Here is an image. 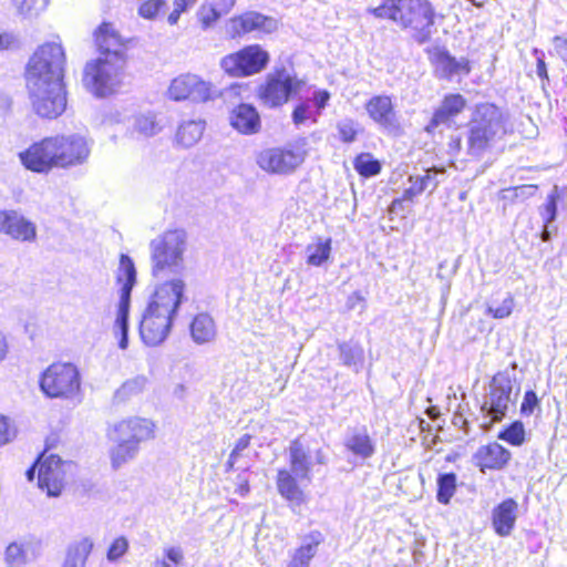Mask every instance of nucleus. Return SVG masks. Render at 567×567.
<instances>
[{
    "mask_svg": "<svg viewBox=\"0 0 567 567\" xmlns=\"http://www.w3.org/2000/svg\"><path fill=\"white\" fill-rule=\"evenodd\" d=\"M65 53L58 42L40 45L25 68V83L34 112L43 118H56L66 107L63 87Z\"/></svg>",
    "mask_w": 567,
    "mask_h": 567,
    "instance_id": "1",
    "label": "nucleus"
},
{
    "mask_svg": "<svg viewBox=\"0 0 567 567\" xmlns=\"http://www.w3.org/2000/svg\"><path fill=\"white\" fill-rule=\"evenodd\" d=\"M188 301L184 279L175 277L158 284L142 313L138 332L147 347L161 346L171 334L181 308Z\"/></svg>",
    "mask_w": 567,
    "mask_h": 567,
    "instance_id": "2",
    "label": "nucleus"
},
{
    "mask_svg": "<svg viewBox=\"0 0 567 567\" xmlns=\"http://www.w3.org/2000/svg\"><path fill=\"white\" fill-rule=\"evenodd\" d=\"M368 12L409 30L419 44L431 39L435 11L427 0H384L379 7L369 8Z\"/></svg>",
    "mask_w": 567,
    "mask_h": 567,
    "instance_id": "3",
    "label": "nucleus"
},
{
    "mask_svg": "<svg viewBox=\"0 0 567 567\" xmlns=\"http://www.w3.org/2000/svg\"><path fill=\"white\" fill-rule=\"evenodd\" d=\"M506 134V116L492 103L476 106L467 125V154L481 158Z\"/></svg>",
    "mask_w": 567,
    "mask_h": 567,
    "instance_id": "4",
    "label": "nucleus"
},
{
    "mask_svg": "<svg viewBox=\"0 0 567 567\" xmlns=\"http://www.w3.org/2000/svg\"><path fill=\"white\" fill-rule=\"evenodd\" d=\"M187 234L184 229H168L150 243L153 276L179 272L184 269Z\"/></svg>",
    "mask_w": 567,
    "mask_h": 567,
    "instance_id": "5",
    "label": "nucleus"
},
{
    "mask_svg": "<svg viewBox=\"0 0 567 567\" xmlns=\"http://www.w3.org/2000/svg\"><path fill=\"white\" fill-rule=\"evenodd\" d=\"M116 445L111 452L113 467L117 468L134 458L140 444L154 436V424L142 417L123 420L114 427Z\"/></svg>",
    "mask_w": 567,
    "mask_h": 567,
    "instance_id": "6",
    "label": "nucleus"
},
{
    "mask_svg": "<svg viewBox=\"0 0 567 567\" xmlns=\"http://www.w3.org/2000/svg\"><path fill=\"white\" fill-rule=\"evenodd\" d=\"M125 59L99 56L84 68L83 84L96 96H107L122 85Z\"/></svg>",
    "mask_w": 567,
    "mask_h": 567,
    "instance_id": "7",
    "label": "nucleus"
},
{
    "mask_svg": "<svg viewBox=\"0 0 567 567\" xmlns=\"http://www.w3.org/2000/svg\"><path fill=\"white\" fill-rule=\"evenodd\" d=\"M39 383L48 398L72 400L80 393L81 375L73 363L56 362L42 372Z\"/></svg>",
    "mask_w": 567,
    "mask_h": 567,
    "instance_id": "8",
    "label": "nucleus"
},
{
    "mask_svg": "<svg viewBox=\"0 0 567 567\" xmlns=\"http://www.w3.org/2000/svg\"><path fill=\"white\" fill-rule=\"evenodd\" d=\"M303 82L292 76L285 69L268 74L265 83L259 86L258 96L264 105L279 107L288 102L292 94L298 93Z\"/></svg>",
    "mask_w": 567,
    "mask_h": 567,
    "instance_id": "9",
    "label": "nucleus"
},
{
    "mask_svg": "<svg viewBox=\"0 0 567 567\" xmlns=\"http://www.w3.org/2000/svg\"><path fill=\"white\" fill-rule=\"evenodd\" d=\"M269 62V54L259 44L247 45L236 53L224 56L221 69L233 76H249L262 71Z\"/></svg>",
    "mask_w": 567,
    "mask_h": 567,
    "instance_id": "10",
    "label": "nucleus"
},
{
    "mask_svg": "<svg viewBox=\"0 0 567 567\" xmlns=\"http://www.w3.org/2000/svg\"><path fill=\"white\" fill-rule=\"evenodd\" d=\"M306 158L302 146L272 147L261 151L257 156L258 166L270 174L292 173Z\"/></svg>",
    "mask_w": 567,
    "mask_h": 567,
    "instance_id": "11",
    "label": "nucleus"
},
{
    "mask_svg": "<svg viewBox=\"0 0 567 567\" xmlns=\"http://www.w3.org/2000/svg\"><path fill=\"white\" fill-rule=\"evenodd\" d=\"M513 380L506 372L496 373L491 383L489 392L482 404V410L492 417L493 422H499L506 415L512 398Z\"/></svg>",
    "mask_w": 567,
    "mask_h": 567,
    "instance_id": "12",
    "label": "nucleus"
},
{
    "mask_svg": "<svg viewBox=\"0 0 567 567\" xmlns=\"http://www.w3.org/2000/svg\"><path fill=\"white\" fill-rule=\"evenodd\" d=\"M58 168H69L85 163L91 153L89 140L79 133L53 136Z\"/></svg>",
    "mask_w": 567,
    "mask_h": 567,
    "instance_id": "13",
    "label": "nucleus"
},
{
    "mask_svg": "<svg viewBox=\"0 0 567 567\" xmlns=\"http://www.w3.org/2000/svg\"><path fill=\"white\" fill-rule=\"evenodd\" d=\"M167 96L177 102L189 100L204 103L213 99V85L196 74H181L172 80Z\"/></svg>",
    "mask_w": 567,
    "mask_h": 567,
    "instance_id": "14",
    "label": "nucleus"
},
{
    "mask_svg": "<svg viewBox=\"0 0 567 567\" xmlns=\"http://www.w3.org/2000/svg\"><path fill=\"white\" fill-rule=\"evenodd\" d=\"M0 234L19 243L32 244L38 239V227L20 209H0Z\"/></svg>",
    "mask_w": 567,
    "mask_h": 567,
    "instance_id": "15",
    "label": "nucleus"
},
{
    "mask_svg": "<svg viewBox=\"0 0 567 567\" xmlns=\"http://www.w3.org/2000/svg\"><path fill=\"white\" fill-rule=\"evenodd\" d=\"M278 29V21L259 12L248 11L230 18L226 24V32L231 39L241 38L248 33H257L258 37L269 34Z\"/></svg>",
    "mask_w": 567,
    "mask_h": 567,
    "instance_id": "16",
    "label": "nucleus"
},
{
    "mask_svg": "<svg viewBox=\"0 0 567 567\" xmlns=\"http://www.w3.org/2000/svg\"><path fill=\"white\" fill-rule=\"evenodd\" d=\"M19 158L27 169L34 173H49L53 168H58L53 136L34 142L19 153Z\"/></svg>",
    "mask_w": 567,
    "mask_h": 567,
    "instance_id": "17",
    "label": "nucleus"
},
{
    "mask_svg": "<svg viewBox=\"0 0 567 567\" xmlns=\"http://www.w3.org/2000/svg\"><path fill=\"white\" fill-rule=\"evenodd\" d=\"M39 487L45 489L47 494L56 497L61 494L64 487L65 466L71 467V464L62 462L58 455H42L39 461Z\"/></svg>",
    "mask_w": 567,
    "mask_h": 567,
    "instance_id": "18",
    "label": "nucleus"
},
{
    "mask_svg": "<svg viewBox=\"0 0 567 567\" xmlns=\"http://www.w3.org/2000/svg\"><path fill=\"white\" fill-rule=\"evenodd\" d=\"M326 455L320 450L310 451L303 447L299 440H293L289 446L290 473L299 480H311L310 472L316 464H326Z\"/></svg>",
    "mask_w": 567,
    "mask_h": 567,
    "instance_id": "19",
    "label": "nucleus"
},
{
    "mask_svg": "<svg viewBox=\"0 0 567 567\" xmlns=\"http://www.w3.org/2000/svg\"><path fill=\"white\" fill-rule=\"evenodd\" d=\"M364 109L369 117L382 130L389 133L400 131V123L391 96L374 95L367 101Z\"/></svg>",
    "mask_w": 567,
    "mask_h": 567,
    "instance_id": "20",
    "label": "nucleus"
},
{
    "mask_svg": "<svg viewBox=\"0 0 567 567\" xmlns=\"http://www.w3.org/2000/svg\"><path fill=\"white\" fill-rule=\"evenodd\" d=\"M518 515V503L514 498H506L492 511V526L501 537L512 534Z\"/></svg>",
    "mask_w": 567,
    "mask_h": 567,
    "instance_id": "21",
    "label": "nucleus"
},
{
    "mask_svg": "<svg viewBox=\"0 0 567 567\" xmlns=\"http://www.w3.org/2000/svg\"><path fill=\"white\" fill-rule=\"evenodd\" d=\"M95 41L101 56L125 59V47L110 23H103L95 32Z\"/></svg>",
    "mask_w": 567,
    "mask_h": 567,
    "instance_id": "22",
    "label": "nucleus"
},
{
    "mask_svg": "<svg viewBox=\"0 0 567 567\" xmlns=\"http://www.w3.org/2000/svg\"><path fill=\"white\" fill-rule=\"evenodd\" d=\"M324 540L319 530H311L301 537L300 546L291 555L287 567H309L311 559L316 556L319 545Z\"/></svg>",
    "mask_w": 567,
    "mask_h": 567,
    "instance_id": "23",
    "label": "nucleus"
},
{
    "mask_svg": "<svg viewBox=\"0 0 567 567\" xmlns=\"http://www.w3.org/2000/svg\"><path fill=\"white\" fill-rule=\"evenodd\" d=\"M435 73L441 79H451L454 75L468 74L471 72L468 60H457L446 50H439L434 54Z\"/></svg>",
    "mask_w": 567,
    "mask_h": 567,
    "instance_id": "24",
    "label": "nucleus"
},
{
    "mask_svg": "<svg viewBox=\"0 0 567 567\" xmlns=\"http://www.w3.org/2000/svg\"><path fill=\"white\" fill-rule=\"evenodd\" d=\"M116 281L120 286L118 303H131L132 289L136 284V268L128 255L122 254L120 256Z\"/></svg>",
    "mask_w": 567,
    "mask_h": 567,
    "instance_id": "25",
    "label": "nucleus"
},
{
    "mask_svg": "<svg viewBox=\"0 0 567 567\" xmlns=\"http://www.w3.org/2000/svg\"><path fill=\"white\" fill-rule=\"evenodd\" d=\"M231 126L243 134H255L260 128V117L250 104H240L230 114Z\"/></svg>",
    "mask_w": 567,
    "mask_h": 567,
    "instance_id": "26",
    "label": "nucleus"
},
{
    "mask_svg": "<svg viewBox=\"0 0 567 567\" xmlns=\"http://www.w3.org/2000/svg\"><path fill=\"white\" fill-rule=\"evenodd\" d=\"M297 478L289 470L281 468L277 475V488L279 494L286 498L291 508L295 511L297 506L306 502L303 491L299 487Z\"/></svg>",
    "mask_w": 567,
    "mask_h": 567,
    "instance_id": "27",
    "label": "nucleus"
},
{
    "mask_svg": "<svg viewBox=\"0 0 567 567\" xmlns=\"http://www.w3.org/2000/svg\"><path fill=\"white\" fill-rule=\"evenodd\" d=\"M189 331L192 340L198 346L214 342L217 336L215 320L206 312H200L193 318Z\"/></svg>",
    "mask_w": 567,
    "mask_h": 567,
    "instance_id": "28",
    "label": "nucleus"
},
{
    "mask_svg": "<svg viewBox=\"0 0 567 567\" xmlns=\"http://www.w3.org/2000/svg\"><path fill=\"white\" fill-rule=\"evenodd\" d=\"M344 446L361 460L370 458L375 452L374 443L364 427L351 430L344 439Z\"/></svg>",
    "mask_w": 567,
    "mask_h": 567,
    "instance_id": "29",
    "label": "nucleus"
},
{
    "mask_svg": "<svg viewBox=\"0 0 567 567\" xmlns=\"http://www.w3.org/2000/svg\"><path fill=\"white\" fill-rule=\"evenodd\" d=\"M466 106V100L461 94H447L440 107L434 112L433 117L427 126L436 127L440 124H445L450 118L460 114Z\"/></svg>",
    "mask_w": 567,
    "mask_h": 567,
    "instance_id": "30",
    "label": "nucleus"
},
{
    "mask_svg": "<svg viewBox=\"0 0 567 567\" xmlns=\"http://www.w3.org/2000/svg\"><path fill=\"white\" fill-rule=\"evenodd\" d=\"M476 457L482 467L499 470L507 464L511 453L501 444L494 442L480 447Z\"/></svg>",
    "mask_w": 567,
    "mask_h": 567,
    "instance_id": "31",
    "label": "nucleus"
},
{
    "mask_svg": "<svg viewBox=\"0 0 567 567\" xmlns=\"http://www.w3.org/2000/svg\"><path fill=\"white\" fill-rule=\"evenodd\" d=\"M338 351L341 363L344 367L355 373H359L363 369L364 350L358 341L348 340L338 342Z\"/></svg>",
    "mask_w": 567,
    "mask_h": 567,
    "instance_id": "32",
    "label": "nucleus"
},
{
    "mask_svg": "<svg viewBox=\"0 0 567 567\" xmlns=\"http://www.w3.org/2000/svg\"><path fill=\"white\" fill-rule=\"evenodd\" d=\"M205 125V122L202 120L183 121L176 131V142L183 147L194 146L202 138Z\"/></svg>",
    "mask_w": 567,
    "mask_h": 567,
    "instance_id": "33",
    "label": "nucleus"
},
{
    "mask_svg": "<svg viewBox=\"0 0 567 567\" xmlns=\"http://www.w3.org/2000/svg\"><path fill=\"white\" fill-rule=\"evenodd\" d=\"M131 303H118L115 320L112 327V333L117 339V346L121 350L128 347V317Z\"/></svg>",
    "mask_w": 567,
    "mask_h": 567,
    "instance_id": "34",
    "label": "nucleus"
},
{
    "mask_svg": "<svg viewBox=\"0 0 567 567\" xmlns=\"http://www.w3.org/2000/svg\"><path fill=\"white\" fill-rule=\"evenodd\" d=\"M92 549L93 542L89 537H84L73 543L69 547L68 555L62 567H84Z\"/></svg>",
    "mask_w": 567,
    "mask_h": 567,
    "instance_id": "35",
    "label": "nucleus"
},
{
    "mask_svg": "<svg viewBox=\"0 0 567 567\" xmlns=\"http://www.w3.org/2000/svg\"><path fill=\"white\" fill-rule=\"evenodd\" d=\"M307 264L315 267L322 266L331 254V239H318L317 243L310 244L306 248Z\"/></svg>",
    "mask_w": 567,
    "mask_h": 567,
    "instance_id": "36",
    "label": "nucleus"
},
{
    "mask_svg": "<svg viewBox=\"0 0 567 567\" xmlns=\"http://www.w3.org/2000/svg\"><path fill=\"white\" fill-rule=\"evenodd\" d=\"M456 489V475L454 473L440 474L437 477L436 498L441 504H449Z\"/></svg>",
    "mask_w": 567,
    "mask_h": 567,
    "instance_id": "37",
    "label": "nucleus"
},
{
    "mask_svg": "<svg viewBox=\"0 0 567 567\" xmlns=\"http://www.w3.org/2000/svg\"><path fill=\"white\" fill-rule=\"evenodd\" d=\"M217 8L208 0H205L197 11V19L203 30L213 28L224 17Z\"/></svg>",
    "mask_w": 567,
    "mask_h": 567,
    "instance_id": "38",
    "label": "nucleus"
},
{
    "mask_svg": "<svg viewBox=\"0 0 567 567\" xmlns=\"http://www.w3.org/2000/svg\"><path fill=\"white\" fill-rule=\"evenodd\" d=\"M133 130L145 137H150L157 134L161 131V126L156 122L155 115L147 113L138 114L134 117Z\"/></svg>",
    "mask_w": 567,
    "mask_h": 567,
    "instance_id": "39",
    "label": "nucleus"
},
{
    "mask_svg": "<svg viewBox=\"0 0 567 567\" xmlns=\"http://www.w3.org/2000/svg\"><path fill=\"white\" fill-rule=\"evenodd\" d=\"M354 168L360 175L371 177L380 173L381 165L372 157L371 154L363 153L357 156L354 161Z\"/></svg>",
    "mask_w": 567,
    "mask_h": 567,
    "instance_id": "40",
    "label": "nucleus"
},
{
    "mask_svg": "<svg viewBox=\"0 0 567 567\" xmlns=\"http://www.w3.org/2000/svg\"><path fill=\"white\" fill-rule=\"evenodd\" d=\"M559 198L558 187L554 186L546 197V202L539 208V214L544 224H551L557 216V202Z\"/></svg>",
    "mask_w": 567,
    "mask_h": 567,
    "instance_id": "41",
    "label": "nucleus"
},
{
    "mask_svg": "<svg viewBox=\"0 0 567 567\" xmlns=\"http://www.w3.org/2000/svg\"><path fill=\"white\" fill-rule=\"evenodd\" d=\"M318 116L319 114H317L315 106L309 100L298 104L292 112V121L296 125H301L308 120H311L313 123H316Z\"/></svg>",
    "mask_w": 567,
    "mask_h": 567,
    "instance_id": "42",
    "label": "nucleus"
},
{
    "mask_svg": "<svg viewBox=\"0 0 567 567\" xmlns=\"http://www.w3.org/2000/svg\"><path fill=\"white\" fill-rule=\"evenodd\" d=\"M498 439L512 445L519 446L525 441V430L522 422L516 421L498 434Z\"/></svg>",
    "mask_w": 567,
    "mask_h": 567,
    "instance_id": "43",
    "label": "nucleus"
},
{
    "mask_svg": "<svg viewBox=\"0 0 567 567\" xmlns=\"http://www.w3.org/2000/svg\"><path fill=\"white\" fill-rule=\"evenodd\" d=\"M410 186L403 190L401 198H395L392 202V207L401 205L402 202H412L416 196L421 195L425 190L424 182H420L416 176L409 178Z\"/></svg>",
    "mask_w": 567,
    "mask_h": 567,
    "instance_id": "44",
    "label": "nucleus"
},
{
    "mask_svg": "<svg viewBox=\"0 0 567 567\" xmlns=\"http://www.w3.org/2000/svg\"><path fill=\"white\" fill-rule=\"evenodd\" d=\"M4 560L8 566L20 567L27 561V554L23 546L18 543H11L4 551Z\"/></svg>",
    "mask_w": 567,
    "mask_h": 567,
    "instance_id": "45",
    "label": "nucleus"
},
{
    "mask_svg": "<svg viewBox=\"0 0 567 567\" xmlns=\"http://www.w3.org/2000/svg\"><path fill=\"white\" fill-rule=\"evenodd\" d=\"M537 186L536 185H520L516 187H511L502 190L503 198L508 200H516V199H527L529 197H533L536 193Z\"/></svg>",
    "mask_w": 567,
    "mask_h": 567,
    "instance_id": "46",
    "label": "nucleus"
},
{
    "mask_svg": "<svg viewBox=\"0 0 567 567\" xmlns=\"http://www.w3.org/2000/svg\"><path fill=\"white\" fill-rule=\"evenodd\" d=\"M19 13L23 16H31L33 12L43 10L47 7L48 0H11Z\"/></svg>",
    "mask_w": 567,
    "mask_h": 567,
    "instance_id": "47",
    "label": "nucleus"
},
{
    "mask_svg": "<svg viewBox=\"0 0 567 567\" xmlns=\"http://www.w3.org/2000/svg\"><path fill=\"white\" fill-rule=\"evenodd\" d=\"M128 549V542L124 536H120L111 544L106 557L109 561H117Z\"/></svg>",
    "mask_w": 567,
    "mask_h": 567,
    "instance_id": "48",
    "label": "nucleus"
},
{
    "mask_svg": "<svg viewBox=\"0 0 567 567\" xmlns=\"http://www.w3.org/2000/svg\"><path fill=\"white\" fill-rule=\"evenodd\" d=\"M514 308V299L513 297L508 296L503 300V302L498 307H492L489 306L487 308V313L496 319H504L507 318Z\"/></svg>",
    "mask_w": 567,
    "mask_h": 567,
    "instance_id": "49",
    "label": "nucleus"
},
{
    "mask_svg": "<svg viewBox=\"0 0 567 567\" xmlns=\"http://www.w3.org/2000/svg\"><path fill=\"white\" fill-rule=\"evenodd\" d=\"M337 128L339 132V136L343 142L350 143V142L354 141L355 135H357V128H355V124L352 120L346 118V120L340 121L337 124Z\"/></svg>",
    "mask_w": 567,
    "mask_h": 567,
    "instance_id": "50",
    "label": "nucleus"
},
{
    "mask_svg": "<svg viewBox=\"0 0 567 567\" xmlns=\"http://www.w3.org/2000/svg\"><path fill=\"white\" fill-rule=\"evenodd\" d=\"M164 6V0H147L140 6L138 13L145 19H153Z\"/></svg>",
    "mask_w": 567,
    "mask_h": 567,
    "instance_id": "51",
    "label": "nucleus"
},
{
    "mask_svg": "<svg viewBox=\"0 0 567 567\" xmlns=\"http://www.w3.org/2000/svg\"><path fill=\"white\" fill-rule=\"evenodd\" d=\"M250 440H251V436L249 434H244L243 436L239 437L234 450L231 451V453L229 455V458L227 462V465L229 467H233L235 465V463L237 462V458L240 456L243 451H245L249 446Z\"/></svg>",
    "mask_w": 567,
    "mask_h": 567,
    "instance_id": "52",
    "label": "nucleus"
},
{
    "mask_svg": "<svg viewBox=\"0 0 567 567\" xmlns=\"http://www.w3.org/2000/svg\"><path fill=\"white\" fill-rule=\"evenodd\" d=\"M536 59V74L543 82H548L549 76L547 72V65L545 62V53L543 50L535 48L532 52Z\"/></svg>",
    "mask_w": 567,
    "mask_h": 567,
    "instance_id": "53",
    "label": "nucleus"
},
{
    "mask_svg": "<svg viewBox=\"0 0 567 567\" xmlns=\"http://www.w3.org/2000/svg\"><path fill=\"white\" fill-rule=\"evenodd\" d=\"M538 406V398L534 391H527L524 395V400L520 405V413L529 416L534 413Z\"/></svg>",
    "mask_w": 567,
    "mask_h": 567,
    "instance_id": "54",
    "label": "nucleus"
},
{
    "mask_svg": "<svg viewBox=\"0 0 567 567\" xmlns=\"http://www.w3.org/2000/svg\"><path fill=\"white\" fill-rule=\"evenodd\" d=\"M16 434L10 421L6 416H0V446L8 443Z\"/></svg>",
    "mask_w": 567,
    "mask_h": 567,
    "instance_id": "55",
    "label": "nucleus"
},
{
    "mask_svg": "<svg viewBox=\"0 0 567 567\" xmlns=\"http://www.w3.org/2000/svg\"><path fill=\"white\" fill-rule=\"evenodd\" d=\"M330 99V94L326 90H319L313 93L312 102L316 106L317 114H321V111L326 107L328 101Z\"/></svg>",
    "mask_w": 567,
    "mask_h": 567,
    "instance_id": "56",
    "label": "nucleus"
},
{
    "mask_svg": "<svg viewBox=\"0 0 567 567\" xmlns=\"http://www.w3.org/2000/svg\"><path fill=\"white\" fill-rule=\"evenodd\" d=\"M437 174H443V172H437L435 169H429L422 176H416L420 182H424L425 189L431 188L432 190L436 188L439 185V181L436 179Z\"/></svg>",
    "mask_w": 567,
    "mask_h": 567,
    "instance_id": "57",
    "label": "nucleus"
},
{
    "mask_svg": "<svg viewBox=\"0 0 567 567\" xmlns=\"http://www.w3.org/2000/svg\"><path fill=\"white\" fill-rule=\"evenodd\" d=\"M165 557L175 565L184 559V553L181 547L172 546L164 549Z\"/></svg>",
    "mask_w": 567,
    "mask_h": 567,
    "instance_id": "58",
    "label": "nucleus"
},
{
    "mask_svg": "<svg viewBox=\"0 0 567 567\" xmlns=\"http://www.w3.org/2000/svg\"><path fill=\"white\" fill-rule=\"evenodd\" d=\"M364 303L365 299L363 296L359 291H354L348 297L346 306L348 310H353L358 305H362L364 308Z\"/></svg>",
    "mask_w": 567,
    "mask_h": 567,
    "instance_id": "59",
    "label": "nucleus"
},
{
    "mask_svg": "<svg viewBox=\"0 0 567 567\" xmlns=\"http://www.w3.org/2000/svg\"><path fill=\"white\" fill-rule=\"evenodd\" d=\"M142 382H143L142 380H137V379H135V380H130V381L125 382V383L121 386V389L118 390V392H117V393H118V394H120V393H131V392L137 391V390L141 388Z\"/></svg>",
    "mask_w": 567,
    "mask_h": 567,
    "instance_id": "60",
    "label": "nucleus"
},
{
    "mask_svg": "<svg viewBox=\"0 0 567 567\" xmlns=\"http://www.w3.org/2000/svg\"><path fill=\"white\" fill-rule=\"evenodd\" d=\"M16 43V38L9 33H0V50L11 48Z\"/></svg>",
    "mask_w": 567,
    "mask_h": 567,
    "instance_id": "61",
    "label": "nucleus"
},
{
    "mask_svg": "<svg viewBox=\"0 0 567 567\" xmlns=\"http://www.w3.org/2000/svg\"><path fill=\"white\" fill-rule=\"evenodd\" d=\"M9 346L6 336L0 330V362H2L8 354Z\"/></svg>",
    "mask_w": 567,
    "mask_h": 567,
    "instance_id": "62",
    "label": "nucleus"
},
{
    "mask_svg": "<svg viewBox=\"0 0 567 567\" xmlns=\"http://www.w3.org/2000/svg\"><path fill=\"white\" fill-rule=\"evenodd\" d=\"M186 11L185 9H182L177 4H174V10L169 13L168 18H167V21L169 24H176L179 17H181V13Z\"/></svg>",
    "mask_w": 567,
    "mask_h": 567,
    "instance_id": "63",
    "label": "nucleus"
},
{
    "mask_svg": "<svg viewBox=\"0 0 567 567\" xmlns=\"http://www.w3.org/2000/svg\"><path fill=\"white\" fill-rule=\"evenodd\" d=\"M197 0H175L174 4L179 6L182 9L187 10L188 8H192Z\"/></svg>",
    "mask_w": 567,
    "mask_h": 567,
    "instance_id": "64",
    "label": "nucleus"
}]
</instances>
